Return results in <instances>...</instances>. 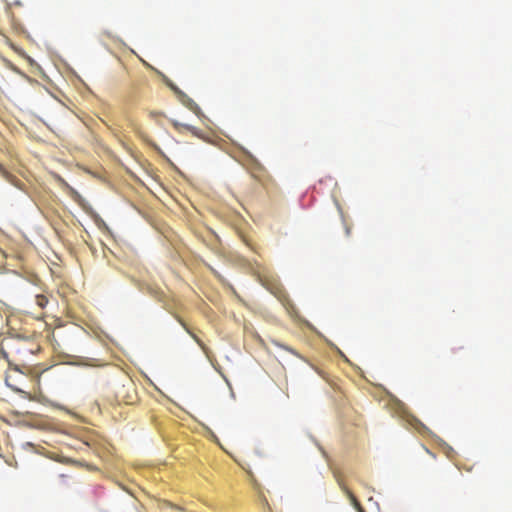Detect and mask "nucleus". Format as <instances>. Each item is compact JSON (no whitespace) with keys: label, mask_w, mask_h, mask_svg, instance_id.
Returning <instances> with one entry per match:
<instances>
[{"label":"nucleus","mask_w":512,"mask_h":512,"mask_svg":"<svg viewBox=\"0 0 512 512\" xmlns=\"http://www.w3.org/2000/svg\"><path fill=\"white\" fill-rule=\"evenodd\" d=\"M171 124H172V127L179 133H183L184 131H188L190 132L193 136L199 138V139H202V140H207V136L206 134L199 128L193 126V125H190V124H187V123H182V122H179L177 120H171Z\"/></svg>","instance_id":"obj_1"},{"label":"nucleus","mask_w":512,"mask_h":512,"mask_svg":"<svg viewBox=\"0 0 512 512\" xmlns=\"http://www.w3.org/2000/svg\"><path fill=\"white\" fill-rule=\"evenodd\" d=\"M334 477L336 479V482L338 483L340 489L346 494V496L349 498L351 504L358 512H365L363 507L361 506L360 502L357 500V498L354 496L352 491L346 486L343 477L339 472H334Z\"/></svg>","instance_id":"obj_2"},{"label":"nucleus","mask_w":512,"mask_h":512,"mask_svg":"<svg viewBox=\"0 0 512 512\" xmlns=\"http://www.w3.org/2000/svg\"><path fill=\"white\" fill-rule=\"evenodd\" d=\"M35 301L36 304L42 309L45 308L46 305L48 304V298L43 294L36 295Z\"/></svg>","instance_id":"obj_3"},{"label":"nucleus","mask_w":512,"mask_h":512,"mask_svg":"<svg viewBox=\"0 0 512 512\" xmlns=\"http://www.w3.org/2000/svg\"><path fill=\"white\" fill-rule=\"evenodd\" d=\"M189 108H190V110H192L196 115H198V116L200 115L201 110H200V108L198 107V105H197V104H195V103H191V104H189Z\"/></svg>","instance_id":"obj_4"},{"label":"nucleus","mask_w":512,"mask_h":512,"mask_svg":"<svg viewBox=\"0 0 512 512\" xmlns=\"http://www.w3.org/2000/svg\"><path fill=\"white\" fill-rule=\"evenodd\" d=\"M192 337L195 339V341L199 344V346L204 349V344L202 343V341L200 339H198L196 337V335L192 334Z\"/></svg>","instance_id":"obj_5"},{"label":"nucleus","mask_w":512,"mask_h":512,"mask_svg":"<svg viewBox=\"0 0 512 512\" xmlns=\"http://www.w3.org/2000/svg\"><path fill=\"white\" fill-rule=\"evenodd\" d=\"M8 385H9V387H11V388H12V390H13V391H15V392H17V393H22V392H23L20 388H18V387H16V386H12V385H10V384H8Z\"/></svg>","instance_id":"obj_6"},{"label":"nucleus","mask_w":512,"mask_h":512,"mask_svg":"<svg viewBox=\"0 0 512 512\" xmlns=\"http://www.w3.org/2000/svg\"><path fill=\"white\" fill-rule=\"evenodd\" d=\"M259 495H260V497L262 498L263 502L268 506V502H267V499L265 498V496H264V495H262V493H261V492H259Z\"/></svg>","instance_id":"obj_7"},{"label":"nucleus","mask_w":512,"mask_h":512,"mask_svg":"<svg viewBox=\"0 0 512 512\" xmlns=\"http://www.w3.org/2000/svg\"><path fill=\"white\" fill-rule=\"evenodd\" d=\"M14 369H15L16 371L21 372V371H20V369H19L17 366H16Z\"/></svg>","instance_id":"obj_8"}]
</instances>
